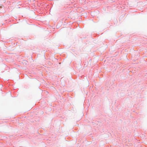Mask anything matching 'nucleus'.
Wrapping results in <instances>:
<instances>
[{
    "label": "nucleus",
    "instance_id": "1",
    "mask_svg": "<svg viewBox=\"0 0 147 147\" xmlns=\"http://www.w3.org/2000/svg\"><path fill=\"white\" fill-rule=\"evenodd\" d=\"M27 63H28V62H27V61H26V60H24L22 62V63L23 64L25 63L26 65L27 64Z\"/></svg>",
    "mask_w": 147,
    "mask_h": 147
}]
</instances>
